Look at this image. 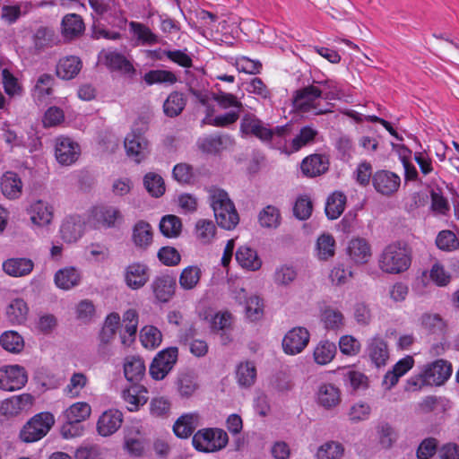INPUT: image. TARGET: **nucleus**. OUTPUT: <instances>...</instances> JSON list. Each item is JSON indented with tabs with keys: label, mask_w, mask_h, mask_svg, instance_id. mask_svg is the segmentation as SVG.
Listing matches in <instances>:
<instances>
[{
	"label": "nucleus",
	"mask_w": 459,
	"mask_h": 459,
	"mask_svg": "<svg viewBox=\"0 0 459 459\" xmlns=\"http://www.w3.org/2000/svg\"><path fill=\"white\" fill-rule=\"evenodd\" d=\"M122 325L127 337L121 334V342L129 345L134 340L138 327V314L135 309L130 308L124 313Z\"/></svg>",
	"instance_id": "40"
},
{
	"label": "nucleus",
	"mask_w": 459,
	"mask_h": 459,
	"mask_svg": "<svg viewBox=\"0 0 459 459\" xmlns=\"http://www.w3.org/2000/svg\"><path fill=\"white\" fill-rule=\"evenodd\" d=\"M212 100L221 109H230V111L225 114L212 117L214 111L213 108L207 107L206 117L203 120L204 124L225 127L238 121L244 107L237 96L230 92L218 90L217 92L212 94Z\"/></svg>",
	"instance_id": "1"
},
{
	"label": "nucleus",
	"mask_w": 459,
	"mask_h": 459,
	"mask_svg": "<svg viewBox=\"0 0 459 459\" xmlns=\"http://www.w3.org/2000/svg\"><path fill=\"white\" fill-rule=\"evenodd\" d=\"M236 377L239 385L243 387L251 386L256 377V369L250 361L240 363L237 368Z\"/></svg>",
	"instance_id": "57"
},
{
	"label": "nucleus",
	"mask_w": 459,
	"mask_h": 459,
	"mask_svg": "<svg viewBox=\"0 0 459 459\" xmlns=\"http://www.w3.org/2000/svg\"><path fill=\"white\" fill-rule=\"evenodd\" d=\"M61 238L67 243H74L83 234V222L78 216L66 218L60 228Z\"/></svg>",
	"instance_id": "28"
},
{
	"label": "nucleus",
	"mask_w": 459,
	"mask_h": 459,
	"mask_svg": "<svg viewBox=\"0 0 459 459\" xmlns=\"http://www.w3.org/2000/svg\"><path fill=\"white\" fill-rule=\"evenodd\" d=\"M129 30L137 39L138 44L143 46H152L160 43V37L143 23L138 22H130Z\"/></svg>",
	"instance_id": "34"
},
{
	"label": "nucleus",
	"mask_w": 459,
	"mask_h": 459,
	"mask_svg": "<svg viewBox=\"0 0 459 459\" xmlns=\"http://www.w3.org/2000/svg\"><path fill=\"white\" fill-rule=\"evenodd\" d=\"M335 254V239L329 233L320 235L316 242L315 255L317 259L326 261Z\"/></svg>",
	"instance_id": "37"
},
{
	"label": "nucleus",
	"mask_w": 459,
	"mask_h": 459,
	"mask_svg": "<svg viewBox=\"0 0 459 459\" xmlns=\"http://www.w3.org/2000/svg\"><path fill=\"white\" fill-rule=\"evenodd\" d=\"M159 227L161 234L166 238H178L182 231V221L179 217L168 214L161 218Z\"/></svg>",
	"instance_id": "45"
},
{
	"label": "nucleus",
	"mask_w": 459,
	"mask_h": 459,
	"mask_svg": "<svg viewBox=\"0 0 459 459\" xmlns=\"http://www.w3.org/2000/svg\"><path fill=\"white\" fill-rule=\"evenodd\" d=\"M289 128L287 126L270 128L254 114H246L240 122L239 131L245 136H255L263 143H270L274 136L285 135Z\"/></svg>",
	"instance_id": "4"
},
{
	"label": "nucleus",
	"mask_w": 459,
	"mask_h": 459,
	"mask_svg": "<svg viewBox=\"0 0 459 459\" xmlns=\"http://www.w3.org/2000/svg\"><path fill=\"white\" fill-rule=\"evenodd\" d=\"M316 135L317 131L312 126H307L302 127L291 141V152H298L304 146L313 143Z\"/></svg>",
	"instance_id": "62"
},
{
	"label": "nucleus",
	"mask_w": 459,
	"mask_h": 459,
	"mask_svg": "<svg viewBox=\"0 0 459 459\" xmlns=\"http://www.w3.org/2000/svg\"><path fill=\"white\" fill-rule=\"evenodd\" d=\"M140 341L145 348L153 350L160 345L162 333L157 327L146 325L141 330Z\"/></svg>",
	"instance_id": "56"
},
{
	"label": "nucleus",
	"mask_w": 459,
	"mask_h": 459,
	"mask_svg": "<svg viewBox=\"0 0 459 459\" xmlns=\"http://www.w3.org/2000/svg\"><path fill=\"white\" fill-rule=\"evenodd\" d=\"M315 400L318 406L325 410H333L341 403L342 392L332 383H322L316 388Z\"/></svg>",
	"instance_id": "16"
},
{
	"label": "nucleus",
	"mask_w": 459,
	"mask_h": 459,
	"mask_svg": "<svg viewBox=\"0 0 459 459\" xmlns=\"http://www.w3.org/2000/svg\"><path fill=\"white\" fill-rule=\"evenodd\" d=\"M452 374L451 364L445 359H437L426 365L421 371V377L426 385H441Z\"/></svg>",
	"instance_id": "14"
},
{
	"label": "nucleus",
	"mask_w": 459,
	"mask_h": 459,
	"mask_svg": "<svg viewBox=\"0 0 459 459\" xmlns=\"http://www.w3.org/2000/svg\"><path fill=\"white\" fill-rule=\"evenodd\" d=\"M216 226L212 221L200 219L195 226V238L203 245L211 244L215 238Z\"/></svg>",
	"instance_id": "41"
},
{
	"label": "nucleus",
	"mask_w": 459,
	"mask_h": 459,
	"mask_svg": "<svg viewBox=\"0 0 459 459\" xmlns=\"http://www.w3.org/2000/svg\"><path fill=\"white\" fill-rule=\"evenodd\" d=\"M346 204V196L342 192L333 193L327 199L325 214L330 220H335L343 212Z\"/></svg>",
	"instance_id": "44"
},
{
	"label": "nucleus",
	"mask_w": 459,
	"mask_h": 459,
	"mask_svg": "<svg viewBox=\"0 0 459 459\" xmlns=\"http://www.w3.org/2000/svg\"><path fill=\"white\" fill-rule=\"evenodd\" d=\"M126 286L132 290L143 288L150 279V269L143 263L134 262L128 264L124 272Z\"/></svg>",
	"instance_id": "18"
},
{
	"label": "nucleus",
	"mask_w": 459,
	"mask_h": 459,
	"mask_svg": "<svg viewBox=\"0 0 459 459\" xmlns=\"http://www.w3.org/2000/svg\"><path fill=\"white\" fill-rule=\"evenodd\" d=\"M0 344L7 351L19 353L24 348V340L15 331H6L0 336Z\"/></svg>",
	"instance_id": "48"
},
{
	"label": "nucleus",
	"mask_w": 459,
	"mask_h": 459,
	"mask_svg": "<svg viewBox=\"0 0 459 459\" xmlns=\"http://www.w3.org/2000/svg\"><path fill=\"white\" fill-rule=\"evenodd\" d=\"M336 354V345L329 341H321L314 349V360L318 365L329 364Z\"/></svg>",
	"instance_id": "43"
},
{
	"label": "nucleus",
	"mask_w": 459,
	"mask_h": 459,
	"mask_svg": "<svg viewBox=\"0 0 459 459\" xmlns=\"http://www.w3.org/2000/svg\"><path fill=\"white\" fill-rule=\"evenodd\" d=\"M245 313L248 320L255 322L264 316V304L262 299L256 295H250L245 299Z\"/></svg>",
	"instance_id": "58"
},
{
	"label": "nucleus",
	"mask_w": 459,
	"mask_h": 459,
	"mask_svg": "<svg viewBox=\"0 0 459 459\" xmlns=\"http://www.w3.org/2000/svg\"><path fill=\"white\" fill-rule=\"evenodd\" d=\"M87 384L88 377L86 375L81 372L74 373L70 377L69 383L64 388V393L70 398H76Z\"/></svg>",
	"instance_id": "61"
},
{
	"label": "nucleus",
	"mask_w": 459,
	"mask_h": 459,
	"mask_svg": "<svg viewBox=\"0 0 459 459\" xmlns=\"http://www.w3.org/2000/svg\"><path fill=\"white\" fill-rule=\"evenodd\" d=\"M88 221L96 230L116 228L123 222V214L117 207L101 204L91 209Z\"/></svg>",
	"instance_id": "8"
},
{
	"label": "nucleus",
	"mask_w": 459,
	"mask_h": 459,
	"mask_svg": "<svg viewBox=\"0 0 459 459\" xmlns=\"http://www.w3.org/2000/svg\"><path fill=\"white\" fill-rule=\"evenodd\" d=\"M82 66V61L78 56H65L59 60L56 65V74L64 80H71L80 73Z\"/></svg>",
	"instance_id": "32"
},
{
	"label": "nucleus",
	"mask_w": 459,
	"mask_h": 459,
	"mask_svg": "<svg viewBox=\"0 0 459 459\" xmlns=\"http://www.w3.org/2000/svg\"><path fill=\"white\" fill-rule=\"evenodd\" d=\"M186 104V100L183 93L178 91L171 92L163 104L164 113L170 117L178 116Z\"/></svg>",
	"instance_id": "47"
},
{
	"label": "nucleus",
	"mask_w": 459,
	"mask_h": 459,
	"mask_svg": "<svg viewBox=\"0 0 459 459\" xmlns=\"http://www.w3.org/2000/svg\"><path fill=\"white\" fill-rule=\"evenodd\" d=\"M132 239L137 247L147 248L152 242V226L144 221L135 223L133 228Z\"/></svg>",
	"instance_id": "38"
},
{
	"label": "nucleus",
	"mask_w": 459,
	"mask_h": 459,
	"mask_svg": "<svg viewBox=\"0 0 459 459\" xmlns=\"http://www.w3.org/2000/svg\"><path fill=\"white\" fill-rule=\"evenodd\" d=\"M372 183L377 193L390 196L398 191L401 178L389 170H378L373 175Z\"/></svg>",
	"instance_id": "17"
},
{
	"label": "nucleus",
	"mask_w": 459,
	"mask_h": 459,
	"mask_svg": "<svg viewBox=\"0 0 459 459\" xmlns=\"http://www.w3.org/2000/svg\"><path fill=\"white\" fill-rule=\"evenodd\" d=\"M177 76L174 73L168 70H151L143 76V81L147 85L152 84H174L177 82Z\"/></svg>",
	"instance_id": "55"
},
{
	"label": "nucleus",
	"mask_w": 459,
	"mask_h": 459,
	"mask_svg": "<svg viewBox=\"0 0 459 459\" xmlns=\"http://www.w3.org/2000/svg\"><path fill=\"white\" fill-rule=\"evenodd\" d=\"M107 65L114 70H118L128 77H133L135 74V69L132 63L127 60L123 55L109 52L105 56Z\"/></svg>",
	"instance_id": "42"
},
{
	"label": "nucleus",
	"mask_w": 459,
	"mask_h": 459,
	"mask_svg": "<svg viewBox=\"0 0 459 459\" xmlns=\"http://www.w3.org/2000/svg\"><path fill=\"white\" fill-rule=\"evenodd\" d=\"M29 308L22 299H13L6 309V315L13 323L21 324L25 321Z\"/></svg>",
	"instance_id": "59"
},
{
	"label": "nucleus",
	"mask_w": 459,
	"mask_h": 459,
	"mask_svg": "<svg viewBox=\"0 0 459 459\" xmlns=\"http://www.w3.org/2000/svg\"><path fill=\"white\" fill-rule=\"evenodd\" d=\"M81 155V147L73 139L59 136L55 140V157L64 166L74 164Z\"/></svg>",
	"instance_id": "13"
},
{
	"label": "nucleus",
	"mask_w": 459,
	"mask_h": 459,
	"mask_svg": "<svg viewBox=\"0 0 459 459\" xmlns=\"http://www.w3.org/2000/svg\"><path fill=\"white\" fill-rule=\"evenodd\" d=\"M436 245L442 251L452 252L459 248V240L453 231L446 230L437 234Z\"/></svg>",
	"instance_id": "64"
},
{
	"label": "nucleus",
	"mask_w": 459,
	"mask_h": 459,
	"mask_svg": "<svg viewBox=\"0 0 459 459\" xmlns=\"http://www.w3.org/2000/svg\"><path fill=\"white\" fill-rule=\"evenodd\" d=\"M91 412L90 404L84 402H77L72 404L65 411V420L71 422L82 423L87 420Z\"/></svg>",
	"instance_id": "50"
},
{
	"label": "nucleus",
	"mask_w": 459,
	"mask_h": 459,
	"mask_svg": "<svg viewBox=\"0 0 459 459\" xmlns=\"http://www.w3.org/2000/svg\"><path fill=\"white\" fill-rule=\"evenodd\" d=\"M30 221L34 227L46 228L49 226L54 219V205L46 200H33L26 209Z\"/></svg>",
	"instance_id": "10"
},
{
	"label": "nucleus",
	"mask_w": 459,
	"mask_h": 459,
	"mask_svg": "<svg viewBox=\"0 0 459 459\" xmlns=\"http://www.w3.org/2000/svg\"><path fill=\"white\" fill-rule=\"evenodd\" d=\"M200 415L197 412L186 413L180 416L173 425V431L178 437L187 438L200 425Z\"/></svg>",
	"instance_id": "25"
},
{
	"label": "nucleus",
	"mask_w": 459,
	"mask_h": 459,
	"mask_svg": "<svg viewBox=\"0 0 459 459\" xmlns=\"http://www.w3.org/2000/svg\"><path fill=\"white\" fill-rule=\"evenodd\" d=\"M228 442V434L223 429L217 428L202 429L192 438L194 447L204 453L221 450L227 446Z\"/></svg>",
	"instance_id": "5"
},
{
	"label": "nucleus",
	"mask_w": 459,
	"mask_h": 459,
	"mask_svg": "<svg viewBox=\"0 0 459 459\" xmlns=\"http://www.w3.org/2000/svg\"><path fill=\"white\" fill-rule=\"evenodd\" d=\"M144 361L138 356H128L124 362V374L131 383L140 382L145 375Z\"/></svg>",
	"instance_id": "31"
},
{
	"label": "nucleus",
	"mask_w": 459,
	"mask_h": 459,
	"mask_svg": "<svg viewBox=\"0 0 459 459\" xmlns=\"http://www.w3.org/2000/svg\"><path fill=\"white\" fill-rule=\"evenodd\" d=\"M124 145L126 155L136 163L144 160L150 153V143L145 135L133 130L125 138Z\"/></svg>",
	"instance_id": "11"
},
{
	"label": "nucleus",
	"mask_w": 459,
	"mask_h": 459,
	"mask_svg": "<svg viewBox=\"0 0 459 459\" xmlns=\"http://www.w3.org/2000/svg\"><path fill=\"white\" fill-rule=\"evenodd\" d=\"M54 78L50 74H41L36 82L32 90V97L39 104L48 101L49 96L53 92Z\"/></svg>",
	"instance_id": "35"
},
{
	"label": "nucleus",
	"mask_w": 459,
	"mask_h": 459,
	"mask_svg": "<svg viewBox=\"0 0 459 459\" xmlns=\"http://www.w3.org/2000/svg\"><path fill=\"white\" fill-rule=\"evenodd\" d=\"M328 160L321 154H312L305 158L300 165L301 171L307 177H316L328 169Z\"/></svg>",
	"instance_id": "29"
},
{
	"label": "nucleus",
	"mask_w": 459,
	"mask_h": 459,
	"mask_svg": "<svg viewBox=\"0 0 459 459\" xmlns=\"http://www.w3.org/2000/svg\"><path fill=\"white\" fill-rule=\"evenodd\" d=\"M377 262L379 269L385 273H402L411 266V253L406 244L394 242L382 250Z\"/></svg>",
	"instance_id": "3"
},
{
	"label": "nucleus",
	"mask_w": 459,
	"mask_h": 459,
	"mask_svg": "<svg viewBox=\"0 0 459 459\" xmlns=\"http://www.w3.org/2000/svg\"><path fill=\"white\" fill-rule=\"evenodd\" d=\"M236 260L242 268L248 271H257L262 266V261L256 251L247 246H241L238 248Z\"/></svg>",
	"instance_id": "33"
},
{
	"label": "nucleus",
	"mask_w": 459,
	"mask_h": 459,
	"mask_svg": "<svg viewBox=\"0 0 459 459\" xmlns=\"http://www.w3.org/2000/svg\"><path fill=\"white\" fill-rule=\"evenodd\" d=\"M203 272L198 265H188L185 267L178 278V283L184 290L195 289L201 280Z\"/></svg>",
	"instance_id": "39"
},
{
	"label": "nucleus",
	"mask_w": 459,
	"mask_h": 459,
	"mask_svg": "<svg viewBox=\"0 0 459 459\" xmlns=\"http://www.w3.org/2000/svg\"><path fill=\"white\" fill-rule=\"evenodd\" d=\"M28 381L25 369L19 365L5 366L0 368V389L13 392L22 388Z\"/></svg>",
	"instance_id": "12"
},
{
	"label": "nucleus",
	"mask_w": 459,
	"mask_h": 459,
	"mask_svg": "<svg viewBox=\"0 0 459 459\" xmlns=\"http://www.w3.org/2000/svg\"><path fill=\"white\" fill-rule=\"evenodd\" d=\"M152 291L160 302H168L175 293L176 281L169 275L156 277L152 283Z\"/></svg>",
	"instance_id": "30"
},
{
	"label": "nucleus",
	"mask_w": 459,
	"mask_h": 459,
	"mask_svg": "<svg viewBox=\"0 0 459 459\" xmlns=\"http://www.w3.org/2000/svg\"><path fill=\"white\" fill-rule=\"evenodd\" d=\"M84 30L83 22L78 14L70 13L62 21V31L65 38L73 39L80 35Z\"/></svg>",
	"instance_id": "46"
},
{
	"label": "nucleus",
	"mask_w": 459,
	"mask_h": 459,
	"mask_svg": "<svg viewBox=\"0 0 459 459\" xmlns=\"http://www.w3.org/2000/svg\"><path fill=\"white\" fill-rule=\"evenodd\" d=\"M143 185L147 192L153 197H160L165 193L163 178L154 172H149L144 176Z\"/></svg>",
	"instance_id": "60"
},
{
	"label": "nucleus",
	"mask_w": 459,
	"mask_h": 459,
	"mask_svg": "<svg viewBox=\"0 0 459 459\" xmlns=\"http://www.w3.org/2000/svg\"><path fill=\"white\" fill-rule=\"evenodd\" d=\"M208 199L217 224L228 230L234 229L239 217L229 194L221 188L212 186L208 189Z\"/></svg>",
	"instance_id": "2"
},
{
	"label": "nucleus",
	"mask_w": 459,
	"mask_h": 459,
	"mask_svg": "<svg viewBox=\"0 0 459 459\" xmlns=\"http://www.w3.org/2000/svg\"><path fill=\"white\" fill-rule=\"evenodd\" d=\"M82 280L81 273L73 266L58 270L54 276V281L57 288L68 290L80 284Z\"/></svg>",
	"instance_id": "27"
},
{
	"label": "nucleus",
	"mask_w": 459,
	"mask_h": 459,
	"mask_svg": "<svg viewBox=\"0 0 459 459\" xmlns=\"http://www.w3.org/2000/svg\"><path fill=\"white\" fill-rule=\"evenodd\" d=\"M178 350L169 347L157 353L150 365V375L155 380L164 379L178 361Z\"/></svg>",
	"instance_id": "9"
},
{
	"label": "nucleus",
	"mask_w": 459,
	"mask_h": 459,
	"mask_svg": "<svg viewBox=\"0 0 459 459\" xmlns=\"http://www.w3.org/2000/svg\"><path fill=\"white\" fill-rule=\"evenodd\" d=\"M321 321L328 330H339L344 325V316L341 311L333 307H326L322 311Z\"/></svg>",
	"instance_id": "54"
},
{
	"label": "nucleus",
	"mask_w": 459,
	"mask_h": 459,
	"mask_svg": "<svg viewBox=\"0 0 459 459\" xmlns=\"http://www.w3.org/2000/svg\"><path fill=\"white\" fill-rule=\"evenodd\" d=\"M414 365V359L411 356H406L397 361L393 368L387 371L383 379V385L386 389H391L399 381L400 377L404 376Z\"/></svg>",
	"instance_id": "24"
},
{
	"label": "nucleus",
	"mask_w": 459,
	"mask_h": 459,
	"mask_svg": "<svg viewBox=\"0 0 459 459\" xmlns=\"http://www.w3.org/2000/svg\"><path fill=\"white\" fill-rule=\"evenodd\" d=\"M323 91L312 84L303 87L295 91L293 96V107L303 113L313 112L315 115H322L330 112L328 108H323L320 105V99Z\"/></svg>",
	"instance_id": "6"
},
{
	"label": "nucleus",
	"mask_w": 459,
	"mask_h": 459,
	"mask_svg": "<svg viewBox=\"0 0 459 459\" xmlns=\"http://www.w3.org/2000/svg\"><path fill=\"white\" fill-rule=\"evenodd\" d=\"M258 221L261 227L276 229L281 224V212L273 205H267L258 214Z\"/></svg>",
	"instance_id": "49"
},
{
	"label": "nucleus",
	"mask_w": 459,
	"mask_h": 459,
	"mask_svg": "<svg viewBox=\"0 0 459 459\" xmlns=\"http://www.w3.org/2000/svg\"><path fill=\"white\" fill-rule=\"evenodd\" d=\"M297 274L294 267L287 264L280 265L273 275V282L278 287L287 288L296 280Z\"/></svg>",
	"instance_id": "51"
},
{
	"label": "nucleus",
	"mask_w": 459,
	"mask_h": 459,
	"mask_svg": "<svg viewBox=\"0 0 459 459\" xmlns=\"http://www.w3.org/2000/svg\"><path fill=\"white\" fill-rule=\"evenodd\" d=\"M367 352L371 361L378 368L385 366L389 359L387 343L378 336L368 340Z\"/></svg>",
	"instance_id": "23"
},
{
	"label": "nucleus",
	"mask_w": 459,
	"mask_h": 459,
	"mask_svg": "<svg viewBox=\"0 0 459 459\" xmlns=\"http://www.w3.org/2000/svg\"><path fill=\"white\" fill-rule=\"evenodd\" d=\"M1 189L7 198H18L21 195L22 189L21 178L14 172H5L1 179Z\"/></svg>",
	"instance_id": "36"
},
{
	"label": "nucleus",
	"mask_w": 459,
	"mask_h": 459,
	"mask_svg": "<svg viewBox=\"0 0 459 459\" xmlns=\"http://www.w3.org/2000/svg\"><path fill=\"white\" fill-rule=\"evenodd\" d=\"M123 423V413L115 409L105 411L97 421L98 433L102 437H109L116 433Z\"/></svg>",
	"instance_id": "20"
},
{
	"label": "nucleus",
	"mask_w": 459,
	"mask_h": 459,
	"mask_svg": "<svg viewBox=\"0 0 459 459\" xmlns=\"http://www.w3.org/2000/svg\"><path fill=\"white\" fill-rule=\"evenodd\" d=\"M55 423L54 415L48 411L34 415L22 428L21 439L26 443L36 442L44 437Z\"/></svg>",
	"instance_id": "7"
},
{
	"label": "nucleus",
	"mask_w": 459,
	"mask_h": 459,
	"mask_svg": "<svg viewBox=\"0 0 459 459\" xmlns=\"http://www.w3.org/2000/svg\"><path fill=\"white\" fill-rule=\"evenodd\" d=\"M147 394L148 391L143 385L134 384L128 388L124 389L121 396L127 410L130 411H136L141 406L147 403Z\"/></svg>",
	"instance_id": "22"
},
{
	"label": "nucleus",
	"mask_w": 459,
	"mask_h": 459,
	"mask_svg": "<svg viewBox=\"0 0 459 459\" xmlns=\"http://www.w3.org/2000/svg\"><path fill=\"white\" fill-rule=\"evenodd\" d=\"M4 272L12 277H24L29 275L34 268V263L30 258H9L2 264Z\"/></svg>",
	"instance_id": "26"
},
{
	"label": "nucleus",
	"mask_w": 459,
	"mask_h": 459,
	"mask_svg": "<svg viewBox=\"0 0 459 459\" xmlns=\"http://www.w3.org/2000/svg\"><path fill=\"white\" fill-rule=\"evenodd\" d=\"M344 453L343 446L337 441H327L321 445L316 453V459H341Z\"/></svg>",
	"instance_id": "52"
},
{
	"label": "nucleus",
	"mask_w": 459,
	"mask_h": 459,
	"mask_svg": "<svg viewBox=\"0 0 459 459\" xmlns=\"http://www.w3.org/2000/svg\"><path fill=\"white\" fill-rule=\"evenodd\" d=\"M310 333L305 327L297 326L289 330L282 339L283 351L288 355L300 353L308 344Z\"/></svg>",
	"instance_id": "15"
},
{
	"label": "nucleus",
	"mask_w": 459,
	"mask_h": 459,
	"mask_svg": "<svg viewBox=\"0 0 459 459\" xmlns=\"http://www.w3.org/2000/svg\"><path fill=\"white\" fill-rule=\"evenodd\" d=\"M34 397L30 394H22L4 400L0 403V414L13 417L30 409Z\"/></svg>",
	"instance_id": "19"
},
{
	"label": "nucleus",
	"mask_w": 459,
	"mask_h": 459,
	"mask_svg": "<svg viewBox=\"0 0 459 459\" xmlns=\"http://www.w3.org/2000/svg\"><path fill=\"white\" fill-rule=\"evenodd\" d=\"M428 273L430 281L438 287L447 286L452 279L451 273L438 262L432 264ZM424 274H427V272Z\"/></svg>",
	"instance_id": "63"
},
{
	"label": "nucleus",
	"mask_w": 459,
	"mask_h": 459,
	"mask_svg": "<svg viewBox=\"0 0 459 459\" xmlns=\"http://www.w3.org/2000/svg\"><path fill=\"white\" fill-rule=\"evenodd\" d=\"M119 325V315L117 313H111L108 315L100 333V342L104 344L109 343L114 339Z\"/></svg>",
	"instance_id": "53"
},
{
	"label": "nucleus",
	"mask_w": 459,
	"mask_h": 459,
	"mask_svg": "<svg viewBox=\"0 0 459 459\" xmlns=\"http://www.w3.org/2000/svg\"><path fill=\"white\" fill-rule=\"evenodd\" d=\"M347 255L354 264H364L372 256L371 247L365 238H354L348 243Z\"/></svg>",
	"instance_id": "21"
}]
</instances>
